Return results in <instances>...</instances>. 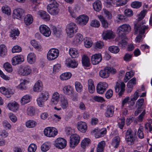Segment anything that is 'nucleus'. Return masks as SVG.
Segmentation results:
<instances>
[{"mask_svg":"<svg viewBox=\"0 0 152 152\" xmlns=\"http://www.w3.org/2000/svg\"><path fill=\"white\" fill-rule=\"evenodd\" d=\"M125 85L124 82H117L116 86L115 87V91L118 92L119 96H121L123 94L125 90Z\"/></svg>","mask_w":152,"mask_h":152,"instance_id":"obj_11","label":"nucleus"},{"mask_svg":"<svg viewBox=\"0 0 152 152\" xmlns=\"http://www.w3.org/2000/svg\"><path fill=\"white\" fill-rule=\"evenodd\" d=\"M36 60V56L33 53H29L28 55L27 60L28 62L30 64H33L35 62Z\"/></svg>","mask_w":152,"mask_h":152,"instance_id":"obj_34","label":"nucleus"},{"mask_svg":"<svg viewBox=\"0 0 152 152\" xmlns=\"http://www.w3.org/2000/svg\"><path fill=\"white\" fill-rule=\"evenodd\" d=\"M33 21L32 16L30 14L27 15L24 18V22L26 25H29L31 24Z\"/></svg>","mask_w":152,"mask_h":152,"instance_id":"obj_43","label":"nucleus"},{"mask_svg":"<svg viewBox=\"0 0 152 152\" xmlns=\"http://www.w3.org/2000/svg\"><path fill=\"white\" fill-rule=\"evenodd\" d=\"M19 34V31L18 29H14L12 30L10 32V37H12L13 39H15L16 38L15 36H18Z\"/></svg>","mask_w":152,"mask_h":152,"instance_id":"obj_48","label":"nucleus"},{"mask_svg":"<svg viewBox=\"0 0 152 152\" xmlns=\"http://www.w3.org/2000/svg\"><path fill=\"white\" fill-rule=\"evenodd\" d=\"M59 94L57 92L54 93L51 99V103L53 104H56L59 101Z\"/></svg>","mask_w":152,"mask_h":152,"instance_id":"obj_28","label":"nucleus"},{"mask_svg":"<svg viewBox=\"0 0 152 152\" xmlns=\"http://www.w3.org/2000/svg\"><path fill=\"white\" fill-rule=\"evenodd\" d=\"M37 148V146L34 143L31 144L28 148V152H35Z\"/></svg>","mask_w":152,"mask_h":152,"instance_id":"obj_56","label":"nucleus"},{"mask_svg":"<svg viewBox=\"0 0 152 152\" xmlns=\"http://www.w3.org/2000/svg\"><path fill=\"white\" fill-rule=\"evenodd\" d=\"M141 5V3L138 1H134L131 4L132 7L134 8H138L140 7Z\"/></svg>","mask_w":152,"mask_h":152,"instance_id":"obj_60","label":"nucleus"},{"mask_svg":"<svg viewBox=\"0 0 152 152\" xmlns=\"http://www.w3.org/2000/svg\"><path fill=\"white\" fill-rule=\"evenodd\" d=\"M26 113L29 116H32L34 115L35 114L34 108L33 107H29L26 110Z\"/></svg>","mask_w":152,"mask_h":152,"instance_id":"obj_46","label":"nucleus"},{"mask_svg":"<svg viewBox=\"0 0 152 152\" xmlns=\"http://www.w3.org/2000/svg\"><path fill=\"white\" fill-rule=\"evenodd\" d=\"M52 128V127H49L45 129L44 133L45 136L50 137L49 134L50 133Z\"/></svg>","mask_w":152,"mask_h":152,"instance_id":"obj_63","label":"nucleus"},{"mask_svg":"<svg viewBox=\"0 0 152 152\" xmlns=\"http://www.w3.org/2000/svg\"><path fill=\"white\" fill-rule=\"evenodd\" d=\"M91 62L94 65L99 63L102 60V57L100 54H96L92 55L91 58Z\"/></svg>","mask_w":152,"mask_h":152,"instance_id":"obj_18","label":"nucleus"},{"mask_svg":"<svg viewBox=\"0 0 152 152\" xmlns=\"http://www.w3.org/2000/svg\"><path fill=\"white\" fill-rule=\"evenodd\" d=\"M7 49L6 46L4 45H0V56L4 58L7 54Z\"/></svg>","mask_w":152,"mask_h":152,"instance_id":"obj_29","label":"nucleus"},{"mask_svg":"<svg viewBox=\"0 0 152 152\" xmlns=\"http://www.w3.org/2000/svg\"><path fill=\"white\" fill-rule=\"evenodd\" d=\"M80 140V137L78 135L75 134L72 135L70 137V147L72 148L74 147L78 144Z\"/></svg>","mask_w":152,"mask_h":152,"instance_id":"obj_10","label":"nucleus"},{"mask_svg":"<svg viewBox=\"0 0 152 152\" xmlns=\"http://www.w3.org/2000/svg\"><path fill=\"white\" fill-rule=\"evenodd\" d=\"M109 50L111 53H117L119 51V48L117 46H110L108 48Z\"/></svg>","mask_w":152,"mask_h":152,"instance_id":"obj_54","label":"nucleus"},{"mask_svg":"<svg viewBox=\"0 0 152 152\" xmlns=\"http://www.w3.org/2000/svg\"><path fill=\"white\" fill-rule=\"evenodd\" d=\"M148 26L143 25L142 24H134V34H136L138 33H139V35L136 37L135 39V40L137 42H140L142 38V35L145 33L146 30L148 29Z\"/></svg>","mask_w":152,"mask_h":152,"instance_id":"obj_1","label":"nucleus"},{"mask_svg":"<svg viewBox=\"0 0 152 152\" xmlns=\"http://www.w3.org/2000/svg\"><path fill=\"white\" fill-rule=\"evenodd\" d=\"M125 139L128 144L132 145L134 144L135 137L131 129H129L126 131L125 135Z\"/></svg>","mask_w":152,"mask_h":152,"instance_id":"obj_5","label":"nucleus"},{"mask_svg":"<svg viewBox=\"0 0 152 152\" xmlns=\"http://www.w3.org/2000/svg\"><path fill=\"white\" fill-rule=\"evenodd\" d=\"M83 39V35L80 34L78 33L76 35L74 38L73 42L75 44L78 45L82 42Z\"/></svg>","mask_w":152,"mask_h":152,"instance_id":"obj_30","label":"nucleus"},{"mask_svg":"<svg viewBox=\"0 0 152 152\" xmlns=\"http://www.w3.org/2000/svg\"><path fill=\"white\" fill-rule=\"evenodd\" d=\"M1 9L3 13L7 14L8 15H10L11 11L8 6H3L2 7Z\"/></svg>","mask_w":152,"mask_h":152,"instance_id":"obj_57","label":"nucleus"},{"mask_svg":"<svg viewBox=\"0 0 152 152\" xmlns=\"http://www.w3.org/2000/svg\"><path fill=\"white\" fill-rule=\"evenodd\" d=\"M19 105L16 102L14 101L8 104L7 107L9 109L13 111H15L18 110Z\"/></svg>","mask_w":152,"mask_h":152,"instance_id":"obj_25","label":"nucleus"},{"mask_svg":"<svg viewBox=\"0 0 152 152\" xmlns=\"http://www.w3.org/2000/svg\"><path fill=\"white\" fill-rule=\"evenodd\" d=\"M77 128L80 131L85 133L87 129V124L84 122H79L77 124Z\"/></svg>","mask_w":152,"mask_h":152,"instance_id":"obj_20","label":"nucleus"},{"mask_svg":"<svg viewBox=\"0 0 152 152\" xmlns=\"http://www.w3.org/2000/svg\"><path fill=\"white\" fill-rule=\"evenodd\" d=\"M90 25L91 26L95 28H98L100 26V23L99 21L96 20H95L91 21Z\"/></svg>","mask_w":152,"mask_h":152,"instance_id":"obj_58","label":"nucleus"},{"mask_svg":"<svg viewBox=\"0 0 152 152\" xmlns=\"http://www.w3.org/2000/svg\"><path fill=\"white\" fill-rule=\"evenodd\" d=\"M98 18L101 22L103 27L106 28L108 27V24L106 20L102 15L98 16Z\"/></svg>","mask_w":152,"mask_h":152,"instance_id":"obj_47","label":"nucleus"},{"mask_svg":"<svg viewBox=\"0 0 152 152\" xmlns=\"http://www.w3.org/2000/svg\"><path fill=\"white\" fill-rule=\"evenodd\" d=\"M66 64L68 67L73 68L76 67L78 64V63L75 60L70 58L66 60Z\"/></svg>","mask_w":152,"mask_h":152,"instance_id":"obj_23","label":"nucleus"},{"mask_svg":"<svg viewBox=\"0 0 152 152\" xmlns=\"http://www.w3.org/2000/svg\"><path fill=\"white\" fill-rule=\"evenodd\" d=\"M24 13L23 10L21 9L18 8L14 10L12 17L13 18H16L18 19H20L22 18L23 16V14Z\"/></svg>","mask_w":152,"mask_h":152,"instance_id":"obj_17","label":"nucleus"},{"mask_svg":"<svg viewBox=\"0 0 152 152\" xmlns=\"http://www.w3.org/2000/svg\"><path fill=\"white\" fill-rule=\"evenodd\" d=\"M93 7L95 10L97 12H99L102 8L101 2L99 0L96 1L93 3Z\"/></svg>","mask_w":152,"mask_h":152,"instance_id":"obj_36","label":"nucleus"},{"mask_svg":"<svg viewBox=\"0 0 152 152\" xmlns=\"http://www.w3.org/2000/svg\"><path fill=\"white\" fill-rule=\"evenodd\" d=\"M77 27L76 24L71 22L67 26L66 30L67 35L69 37H72L74 33L77 32Z\"/></svg>","mask_w":152,"mask_h":152,"instance_id":"obj_7","label":"nucleus"},{"mask_svg":"<svg viewBox=\"0 0 152 152\" xmlns=\"http://www.w3.org/2000/svg\"><path fill=\"white\" fill-rule=\"evenodd\" d=\"M50 2L47 6L48 12L51 15H58L59 12L58 8L59 4L55 0H48Z\"/></svg>","mask_w":152,"mask_h":152,"instance_id":"obj_2","label":"nucleus"},{"mask_svg":"<svg viewBox=\"0 0 152 152\" xmlns=\"http://www.w3.org/2000/svg\"><path fill=\"white\" fill-rule=\"evenodd\" d=\"M116 72V70L113 67H106L103 69L101 70L99 72L100 77L103 78H106L108 77L110 73H114Z\"/></svg>","mask_w":152,"mask_h":152,"instance_id":"obj_4","label":"nucleus"},{"mask_svg":"<svg viewBox=\"0 0 152 152\" xmlns=\"http://www.w3.org/2000/svg\"><path fill=\"white\" fill-rule=\"evenodd\" d=\"M24 61V58L23 56L18 55L13 57L11 61L12 64L15 66L21 64Z\"/></svg>","mask_w":152,"mask_h":152,"instance_id":"obj_16","label":"nucleus"},{"mask_svg":"<svg viewBox=\"0 0 152 152\" xmlns=\"http://www.w3.org/2000/svg\"><path fill=\"white\" fill-rule=\"evenodd\" d=\"M75 87L76 91L78 92H80L83 90V86L79 82H76L75 83Z\"/></svg>","mask_w":152,"mask_h":152,"instance_id":"obj_51","label":"nucleus"},{"mask_svg":"<svg viewBox=\"0 0 152 152\" xmlns=\"http://www.w3.org/2000/svg\"><path fill=\"white\" fill-rule=\"evenodd\" d=\"M104 144V141H101L99 143L97 148V152H103Z\"/></svg>","mask_w":152,"mask_h":152,"instance_id":"obj_50","label":"nucleus"},{"mask_svg":"<svg viewBox=\"0 0 152 152\" xmlns=\"http://www.w3.org/2000/svg\"><path fill=\"white\" fill-rule=\"evenodd\" d=\"M106 132L107 130L105 128H103L101 129H95L92 132V133L95 134V137L96 138L103 136Z\"/></svg>","mask_w":152,"mask_h":152,"instance_id":"obj_15","label":"nucleus"},{"mask_svg":"<svg viewBox=\"0 0 152 152\" xmlns=\"http://www.w3.org/2000/svg\"><path fill=\"white\" fill-rule=\"evenodd\" d=\"M84 45L86 48H90L92 45V41L88 38H86L84 39Z\"/></svg>","mask_w":152,"mask_h":152,"instance_id":"obj_52","label":"nucleus"},{"mask_svg":"<svg viewBox=\"0 0 152 152\" xmlns=\"http://www.w3.org/2000/svg\"><path fill=\"white\" fill-rule=\"evenodd\" d=\"M102 37L104 39L107 40L113 38L112 31H104L102 33Z\"/></svg>","mask_w":152,"mask_h":152,"instance_id":"obj_26","label":"nucleus"},{"mask_svg":"<svg viewBox=\"0 0 152 152\" xmlns=\"http://www.w3.org/2000/svg\"><path fill=\"white\" fill-rule=\"evenodd\" d=\"M49 96V94L47 91H44L41 93L39 96L37 100L38 105L40 107L43 106L44 105V102L48 100Z\"/></svg>","mask_w":152,"mask_h":152,"instance_id":"obj_6","label":"nucleus"},{"mask_svg":"<svg viewBox=\"0 0 152 152\" xmlns=\"http://www.w3.org/2000/svg\"><path fill=\"white\" fill-rule=\"evenodd\" d=\"M82 62L83 65L86 67H89L91 64L88 57L85 55L82 57Z\"/></svg>","mask_w":152,"mask_h":152,"instance_id":"obj_38","label":"nucleus"},{"mask_svg":"<svg viewBox=\"0 0 152 152\" xmlns=\"http://www.w3.org/2000/svg\"><path fill=\"white\" fill-rule=\"evenodd\" d=\"M38 14L44 20L48 21L50 19V16L45 11L41 10L38 12Z\"/></svg>","mask_w":152,"mask_h":152,"instance_id":"obj_31","label":"nucleus"},{"mask_svg":"<svg viewBox=\"0 0 152 152\" xmlns=\"http://www.w3.org/2000/svg\"><path fill=\"white\" fill-rule=\"evenodd\" d=\"M72 74L70 72H65L62 74L60 76V78L62 80H66L70 78Z\"/></svg>","mask_w":152,"mask_h":152,"instance_id":"obj_44","label":"nucleus"},{"mask_svg":"<svg viewBox=\"0 0 152 152\" xmlns=\"http://www.w3.org/2000/svg\"><path fill=\"white\" fill-rule=\"evenodd\" d=\"M31 97L29 95L23 96L20 100V103L22 105H24L29 102L31 100Z\"/></svg>","mask_w":152,"mask_h":152,"instance_id":"obj_32","label":"nucleus"},{"mask_svg":"<svg viewBox=\"0 0 152 152\" xmlns=\"http://www.w3.org/2000/svg\"><path fill=\"white\" fill-rule=\"evenodd\" d=\"M120 142V138L119 136H117L114 137L112 141V145L115 148H117Z\"/></svg>","mask_w":152,"mask_h":152,"instance_id":"obj_39","label":"nucleus"},{"mask_svg":"<svg viewBox=\"0 0 152 152\" xmlns=\"http://www.w3.org/2000/svg\"><path fill=\"white\" fill-rule=\"evenodd\" d=\"M3 66L5 70L8 72H10L12 71V68L11 65L8 62L4 63Z\"/></svg>","mask_w":152,"mask_h":152,"instance_id":"obj_49","label":"nucleus"},{"mask_svg":"<svg viewBox=\"0 0 152 152\" xmlns=\"http://www.w3.org/2000/svg\"><path fill=\"white\" fill-rule=\"evenodd\" d=\"M69 54L72 58L77 57L79 54L78 51L75 48H71L69 50Z\"/></svg>","mask_w":152,"mask_h":152,"instance_id":"obj_37","label":"nucleus"},{"mask_svg":"<svg viewBox=\"0 0 152 152\" xmlns=\"http://www.w3.org/2000/svg\"><path fill=\"white\" fill-rule=\"evenodd\" d=\"M50 143L49 142H47L43 144L41 147V150L43 152H46L50 148Z\"/></svg>","mask_w":152,"mask_h":152,"instance_id":"obj_45","label":"nucleus"},{"mask_svg":"<svg viewBox=\"0 0 152 152\" xmlns=\"http://www.w3.org/2000/svg\"><path fill=\"white\" fill-rule=\"evenodd\" d=\"M134 75V72L132 71L127 72L125 75L124 81L125 83L127 82L128 80L132 77Z\"/></svg>","mask_w":152,"mask_h":152,"instance_id":"obj_42","label":"nucleus"},{"mask_svg":"<svg viewBox=\"0 0 152 152\" xmlns=\"http://www.w3.org/2000/svg\"><path fill=\"white\" fill-rule=\"evenodd\" d=\"M143 128L142 126H140L139 127L137 133L138 137L140 139H142L144 137L143 133Z\"/></svg>","mask_w":152,"mask_h":152,"instance_id":"obj_55","label":"nucleus"},{"mask_svg":"<svg viewBox=\"0 0 152 152\" xmlns=\"http://www.w3.org/2000/svg\"><path fill=\"white\" fill-rule=\"evenodd\" d=\"M39 29L40 32L45 37H48L51 34L50 28L45 25H41L39 26Z\"/></svg>","mask_w":152,"mask_h":152,"instance_id":"obj_12","label":"nucleus"},{"mask_svg":"<svg viewBox=\"0 0 152 152\" xmlns=\"http://www.w3.org/2000/svg\"><path fill=\"white\" fill-rule=\"evenodd\" d=\"M60 105L63 109H66L68 106V99L64 96H63L61 97Z\"/></svg>","mask_w":152,"mask_h":152,"instance_id":"obj_27","label":"nucleus"},{"mask_svg":"<svg viewBox=\"0 0 152 152\" xmlns=\"http://www.w3.org/2000/svg\"><path fill=\"white\" fill-rule=\"evenodd\" d=\"M131 27L129 24H125L118 27L117 32L119 36H121L128 34L131 31Z\"/></svg>","mask_w":152,"mask_h":152,"instance_id":"obj_3","label":"nucleus"},{"mask_svg":"<svg viewBox=\"0 0 152 152\" xmlns=\"http://www.w3.org/2000/svg\"><path fill=\"white\" fill-rule=\"evenodd\" d=\"M31 71V67L26 65L23 68L20 69L18 71V73L21 75L26 76L30 75Z\"/></svg>","mask_w":152,"mask_h":152,"instance_id":"obj_13","label":"nucleus"},{"mask_svg":"<svg viewBox=\"0 0 152 152\" xmlns=\"http://www.w3.org/2000/svg\"><path fill=\"white\" fill-rule=\"evenodd\" d=\"M136 79L134 77L130 80L128 83L127 86L129 88H130V92H131L132 90V88L134 85L136 84Z\"/></svg>","mask_w":152,"mask_h":152,"instance_id":"obj_41","label":"nucleus"},{"mask_svg":"<svg viewBox=\"0 0 152 152\" xmlns=\"http://www.w3.org/2000/svg\"><path fill=\"white\" fill-rule=\"evenodd\" d=\"M0 92L1 93L5 95L7 98L10 97L14 93L12 90L7 89L4 87L0 88Z\"/></svg>","mask_w":152,"mask_h":152,"instance_id":"obj_21","label":"nucleus"},{"mask_svg":"<svg viewBox=\"0 0 152 152\" xmlns=\"http://www.w3.org/2000/svg\"><path fill=\"white\" fill-rule=\"evenodd\" d=\"M114 107L111 105L108 106L104 113V115L106 117L109 118L112 117L114 112Z\"/></svg>","mask_w":152,"mask_h":152,"instance_id":"obj_19","label":"nucleus"},{"mask_svg":"<svg viewBox=\"0 0 152 152\" xmlns=\"http://www.w3.org/2000/svg\"><path fill=\"white\" fill-rule=\"evenodd\" d=\"M67 10L72 17L75 18L76 17V15L72 7H68Z\"/></svg>","mask_w":152,"mask_h":152,"instance_id":"obj_62","label":"nucleus"},{"mask_svg":"<svg viewBox=\"0 0 152 152\" xmlns=\"http://www.w3.org/2000/svg\"><path fill=\"white\" fill-rule=\"evenodd\" d=\"M63 90L64 93L68 95H72L74 92V89L73 87L69 85L64 86L63 88Z\"/></svg>","mask_w":152,"mask_h":152,"instance_id":"obj_22","label":"nucleus"},{"mask_svg":"<svg viewBox=\"0 0 152 152\" xmlns=\"http://www.w3.org/2000/svg\"><path fill=\"white\" fill-rule=\"evenodd\" d=\"M67 144L66 141L63 138H58L55 141L54 145L58 148L62 149L64 148Z\"/></svg>","mask_w":152,"mask_h":152,"instance_id":"obj_9","label":"nucleus"},{"mask_svg":"<svg viewBox=\"0 0 152 152\" xmlns=\"http://www.w3.org/2000/svg\"><path fill=\"white\" fill-rule=\"evenodd\" d=\"M31 45L37 50L41 51L42 50L41 46L40 45H38L36 41L34 40H32L31 41Z\"/></svg>","mask_w":152,"mask_h":152,"instance_id":"obj_53","label":"nucleus"},{"mask_svg":"<svg viewBox=\"0 0 152 152\" xmlns=\"http://www.w3.org/2000/svg\"><path fill=\"white\" fill-rule=\"evenodd\" d=\"M90 141V140L88 138H85L83 140L81 143V147L84 148L87 145Z\"/></svg>","mask_w":152,"mask_h":152,"instance_id":"obj_59","label":"nucleus"},{"mask_svg":"<svg viewBox=\"0 0 152 152\" xmlns=\"http://www.w3.org/2000/svg\"><path fill=\"white\" fill-rule=\"evenodd\" d=\"M124 13L126 16L131 17L133 15V13L132 10L129 9H126L124 11Z\"/></svg>","mask_w":152,"mask_h":152,"instance_id":"obj_64","label":"nucleus"},{"mask_svg":"<svg viewBox=\"0 0 152 152\" xmlns=\"http://www.w3.org/2000/svg\"><path fill=\"white\" fill-rule=\"evenodd\" d=\"M59 51L58 49L55 48H52L48 51L47 57L49 60H52L56 58L58 56Z\"/></svg>","mask_w":152,"mask_h":152,"instance_id":"obj_8","label":"nucleus"},{"mask_svg":"<svg viewBox=\"0 0 152 152\" xmlns=\"http://www.w3.org/2000/svg\"><path fill=\"white\" fill-rule=\"evenodd\" d=\"M33 90L34 91L39 92L43 89V85L42 83L40 80H38L34 86Z\"/></svg>","mask_w":152,"mask_h":152,"instance_id":"obj_24","label":"nucleus"},{"mask_svg":"<svg viewBox=\"0 0 152 152\" xmlns=\"http://www.w3.org/2000/svg\"><path fill=\"white\" fill-rule=\"evenodd\" d=\"M37 124L36 122L33 120H29L26 122V126L29 128H33L35 127Z\"/></svg>","mask_w":152,"mask_h":152,"instance_id":"obj_40","label":"nucleus"},{"mask_svg":"<svg viewBox=\"0 0 152 152\" xmlns=\"http://www.w3.org/2000/svg\"><path fill=\"white\" fill-rule=\"evenodd\" d=\"M89 20L88 17L85 15H80L76 19L77 22L81 26H84L88 23Z\"/></svg>","mask_w":152,"mask_h":152,"instance_id":"obj_14","label":"nucleus"},{"mask_svg":"<svg viewBox=\"0 0 152 152\" xmlns=\"http://www.w3.org/2000/svg\"><path fill=\"white\" fill-rule=\"evenodd\" d=\"M22 48L18 45H15L13 47L12 50V53H19L21 51Z\"/></svg>","mask_w":152,"mask_h":152,"instance_id":"obj_61","label":"nucleus"},{"mask_svg":"<svg viewBox=\"0 0 152 152\" xmlns=\"http://www.w3.org/2000/svg\"><path fill=\"white\" fill-rule=\"evenodd\" d=\"M140 90H137L134 94L132 97L131 98V101L130 102L131 103V106H133L135 104V101L137 100L139 95Z\"/></svg>","mask_w":152,"mask_h":152,"instance_id":"obj_35","label":"nucleus"},{"mask_svg":"<svg viewBox=\"0 0 152 152\" xmlns=\"http://www.w3.org/2000/svg\"><path fill=\"white\" fill-rule=\"evenodd\" d=\"M88 85L89 92L91 93H93L95 91V87L92 80L89 79L88 80Z\"/></svg>","mask_w":152,"mask_h":152,"instance_id":"obj_33","label":"nucleus"}]
</instances>
